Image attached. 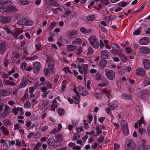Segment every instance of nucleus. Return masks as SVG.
Here are the masks:
<instances>
[{
  "label": "nucleus",
  "mask_w": 150,
  "mask_h": 150,
  "mask_svg": "<svg viewBox=\"0 0 150 150\" xmlns=\"http://www.w3.org/2000/svg\"><path fill=\"white\" fill-rule=\"evenodd\" d=\"M101 93L105 94L106 95L108 96L109 97V96L110 95L109 93L107 91V90L105 89H103L101 91Z\"/></svg>",
  "instance_id": "41"
},
{
  "label": "nucleus",
  "mask_w": 150,
  "mask_h": 150,
  "mask_svg": "<svg viewBox=\"0 0 150 150\" xmlns=\"http://www.w3.org/2000/svg\"><path fill=\"white\" fill-rule=\"evenodd\" d=\"M48 4L50 5H52L56 7L59 6V4L54 0H49Z\"/></svg>",
  "instance_id": "26"
},
{
  "label": "nucleus",
  "mask_w": 150,
  "mask_h": 150,
  "mask_svg": "<svg viewBox=\"0 0 150 150\" xmlns=\"http://www.w3.org/2000/svg\"><path fill=\"white\" fill-rule=\"evenodd\" d=\"M73 90L76 94H79L83 96H85L88 94V91H86L83 87L77 89L74 88Z\"/></svg>",
  "instance_id": "5"
},
{
  "label": "nucleus",
  "mask_w": 150,
  "mask_h": 150,
  "mask_svg": "<svg viewBox=\"0 0 150 150\" xmlns=\"http://www.w3.org/2000/svg\"><path fill=\"white\" fill-rule=\"evenodd\" d=\"M3 82L4 85H13L14 86L16 85V83L14 82L7 80H4L3 81Z\"/></svg>",
  "instance_id": "25"
},
{
  "label": "nucleus",
  "mask_w": 150,
  "mask_h": 150,
  "mask_svg": "<svg viewBox=\"0 0 150 150\" xmlns=\"http://www.w3.org/2000/svg\"><path fill=\"white\" fill-rule=\"evenodd\" d=\"M76 129V131L79 132H80L83 131V127L81 126H79L78 127L77 126Z\"/></svg>",
  "instance_id": "57"
},
{
  "label": "nucleus",
  "mask_w": 150,
  "mask_h": 150,
  "mask_svg": "<svg viewBox=\"0 0 150 150\" xmlns=\"http://www.w3.org/2000/svg\"><path fill=\"white\" fill-rule=\"evenodd\" d=\"M101 56L104 59H107L109 56V53L107 50H103L101 52Z\"/></svg>",
  "instance_id": "18"
},
{
  "label": "nucleus",
  "mask_w": 150,
  "mask_h": 150,
  "mask_svg": "<svg viewBox=\"0 0 150 150\" xmlns=\"http://www.w3.org/2000/svg\"><path fill=\"white\" fill-rule=\"evenodd\" d=\"M145 122L143 117H142L140 120L138 122V123L139 125V127L141 126V125L142 123H144Z\"/></svg>",
  "instance_id": "54"
},
{
  "label": "nucleus",
  "mask_w": 150,
  "mask_h": 150,
  "mask_svg": "<svg viewBox=\"0 0 150 150\" xmlns=\"http://www.w3.org/2000/svg\"><path fill=\"white\" fill-rule=\"evenodd\" d=\"M58 113L60 115H62L64 114V110L63 109L59 108Z\"/></svg>",
  "instance_id": "44"
},
{
  "label": "nucleus",
  "mask_w": 150,
  "mask_h": 150,
  "mask_svg": "<svg viewBox=\"0 0 150 150\" xmlns=\"http://www.w3.org/2000/svg\"><path fill=\"white\" fill-rule=\"evenodd\" d=\"M41 89L42 92L45 93L44 95V96H46L47 94L48 93V92H46L47 90V88L45 86H43L41 88Z\"/></svg>",
  "instance_id": "49"
},
{
  "label": "nucleus",
  "mask_w": 150,
  "mask_h": 150,
  "mask_svg": "<svg viewBox=\"0 0 150 150\" xmlns=\"http://www.w3.org/2000/svg\"><path fill=\"white\" fill-rule=\"evenodd\" d=\"M0 129L2 131L3 133L5 135H8L9 134V132L4 126H1Z\"/></svg>",
  "instance_id": "32"
},
{
  "label": "nucleus",
  "mask_w": 150,
  "mask_h": 150,
  "mask_svg": "<svg viewBox=\"0 0 150 150\" xmlns=\"http://www.w3.org/2000/svg\"><path fill=\"white\" fill-rule=\"evenodd\" d=\"M8 11V6H3L0 8V12L2 13Z\"/></svg>",
  "instance_id": "37"
},
{
  "label": "nucleus",
  "mask_w": 150,
  "mask_h": 150,
  "mask_svg": "<svg viewBox=\"0 0 150 150\" xmlns=\"http://www.w3.org/2000/svg\"><path fill=\"white\" fill-rule=\"evenodd\" d=\"M95 18V16L93 15H88L86 17V19L89 21H92L94 20Z\"/></svg>",
  "instance_id": "30"
},
{
  "label": "nucleus",
  "mask_w": 150,
  "mask_h": 150,
  "mask_svg": "<svg viewBox=\"0 0 150 150\" xmlns=\"http://www.w3.org/2000/svg\"><path fill=\"white\" fill-rule=\"evenodd\" d=\"M19 107H18L17 108H13L12 110V112L14 113L15 115H16L18 113L19 110Z\"/></svg>",
  "instance_id": "43"
},
{
  "label": "nucleus",
  "mask_w": 150,
  "mask_h": 150,
  "mask_svg": "<svg viewBox=\"0 0 150 150\" xmlns=\"http://www.w3.org/2000/svg\"><path fill=\"white\" fill-rule=\"evenodd\" d=\"M41 146L40 144L38 142L34 148V150H38L40 146Z\"/></svg>",
  "instance_id": "60"
},
{
  "label": "nucleus",
  "mask_w": 150,
  "mask_h": 150,
  "mask_svg": "<svg viewBox=\"0 0 150 150\" xmlns=\"http://www.w3.org/2000/svg\"><path fill=\"white\" fill-rule=\"evenodd\" d=\"M136 74L137 75L144 76L145 74V71L144 69L142 68H139L136 70Z\"/></svg>",
  "instance_id": "11"
},
{
  "label": "nucleus",
  "mask_w": 150,
  "mask_h": 150,
  "mask_svg": "<svg viewBox=\"0 0 150 150\" xmlns=\"http://www.w3.org/2000/svg\"><path fill=\"white\" fill-rule=\"evenodd\" d=\"M46 63L47 64V68L50 72L53 74L55 73V69L54 68V62L50 57H48L46 61Z\"/></svg>",
  "instance_id": "3"
},
{
  "label": "nucleus",
  "mask_w": 150,
  "mask_h": 150,
  "mask_svg": "<svg viewBox=\"0 0 150 150\" xmlns=\"http://www.w3.org/2000/svg\"><path fill=\"white\" fill-rule=\"evenodd\" d=\"M81 31L83 33H86L87 32V30L84 28L83 27H82L80 29Z\"/></svg>",
  "instance_id": "63"
},
{
  "label": "nucleus",
  "mask_w": 150,
  "mask_h": 150,
  "mask_svg": "<svg viewBox=\"0 0 150 150\" xmlns=\"http://www.w3.org/2000/svg\"><path fill=\"white\" fill-rule=\"evenodd\" d=\"M80 96L79 94L74 95L72 96V98L74 100V102L76 104H78L79 103V98Z\"/></svg>",
  "instance_id": "23"
},
{
  "label": "nucleus",
  "mask_w": 150,
  "mask_h": 150,
  "mask_svg": "<svg viewBox=\"0 0 150 150\" xmlns=\"http://www.w3.org/2000/svg\"><path fill=\"white\" fill-rule=\"evenodd\" d=\"M9 112V111H6L4 110V112L2 113L1 115V117L3 118L6 117V116L8 115Z\"/></svg>",
  "instance_id": "48"
},
{
  "label": "nucleus",
  "mask_w": 150,
  "mask_h": 150,
  "mask_svg": "<svg viewBox=\"0 0 150 150\" xmlns=\"http://www.w3.org/2000/svg\"><path fill=\"white\" fill-rule=\"evenodd\" d=\"M57 108V104H52L51 106V109L52 110L55 111V109Z\"/></svg>",
  "instance_id": "61"
},
{
  "label": "nucleus",
  "mask_w": 150,
  "mask_h": 150,
  "mask_svg": "<svg viewBox=\"0 0 150 150\" xmlns=\"http://www.w3.org/2000/svg\"><path fill=\"white\" fill-rule=\"evenodd\" d=\"M107 63V61L106 60L104 59L101 60L99 63L100 68L102 70H103L106 66Z\"/></svg>",
  "instance_id": "14"
},
{
  "label": "nucleus",
  "mask_w": 150,
  "mask_h": 150,
  "mask_svg": "<svg viewBox=\"0 0 150 150\" xmlns=\"http://www.w3.org/2000/svg\"><path fill=\"white\" fill-rule=\"evenodd\" d=\"M9 5H9L8 4L6 5V6H8V12H12L14 11H17V9L16 8L15 6H9Z\"/></svg>",
  "instance_id": "19"
},
{
  "label": "nucleus",
  "mask_w": 150,
  "mask_h": 150,
  "mask_svg": "<svg viewBox=\"0 0 150 150\" xmlns=\"http://www.w3.org/2000/svg\"><path fill=\"white\" fill-rule=\"evenodd\" d=\"M68 38L71 39H73L75 37V33L73 32L69 33L67 36Z\"/></svg>",
  "instance_id": "39"
},
{
  "label": "nucleus",
  "mask_w": 150,
  "mask_h": 150,
  "mask_svg": "<svg viewBox=\"0 0 150 150\" xmlns=\"http://www.w3.org/2000/svg\"><path fill=\"white\" fill-rule=\"evenodd\" d=\"M103 83L104 84V85H108V82L107 80L105 78H103L102 79Z\"/></svg>",
  "instance_id": "55"
},
{
  "label": "nucleus",
  "mask_w": 150,
  "mask_h": 150,
  "mask_svg": "<svg viewBox=\"0 0 150 150\" xmlns=\"http://www.w3.org/2000/svg\"><path fill=\"white\" fill-rule=\"evenodd\" d=\"M28 81V79L26 77H23L22 79L20 86L21 88L25 87L27 85Z\"/></svg>",
  "instance_id": "15"
},
{
  "label": "nucleus",
  "mask_w": 150,
  "mask_h": 150,
  "mask_svg": "<svg viewBox=\"0 0 150 150\" xmlns=\"http://www.w3.org/2000/svg\"><path fill=\"white\" fill-rule=\"evenodd\" d=\"M137 96L139 98L143 99L144 98V95L142 91H140L137 94Z\"/></svg>",
  "instance_id": "52"
},
{
  "label": "nucleus",
  "mask_w": 150,
  "mask_h": 150,
  "mask_svg": "<svg viewBox=\"0 0 150 150\" xmlns=\"http://www.w3.org/2000/svg\"><path fill=\"white\" fill-rule=\"evenodd\" d=\"M136 146V144L132 140L128 139L126 141L125 148L126 150H134Z\"/></svg>",
  "instance_id": "1"
},
{
  "label": "nucleus",
  "mask_w": 150,
  "mask_h": 150,
  "mask_svg": "<svg viewBox=\"0 0 150 150\" xmlns=\"http://www.w3.org/2000/svg\"><path fill=\"white\" fill-rule=\"evenodd\" d=\"M18 3L20 5H26L29 4L30 2L26 0H17Z\"/></svg>",
  "instance_id": "21"
},
{
  "label": "nucleus",
  "mask_w": 150,
  "mask_h": 150,
  "mask_svg": "<svg viewBox=\"0 0 150 150\" xmlns=\"http://www.w3.org/2000/svg\"><path fill=\"white\" fill-rule=\"evenodd\" d=\"M48 144L51 146L54 145L55 143L57 142L56 140H54L52 139L49 138L47 141Z\"/></svg>",
  "instance_id": "28"
},
{
  "label": "nucleus",
  "mask_w": 150,
  "mask_h": 150,
  "mask_svg": "<svg viewBox=\"0 0 150 150\" xmlns=\"http://www.w3.org/2000/svg\"><path fill=\"white\" fill-rule=\"evenodd\" d=\"M13 55L16 59H18L20 56L18 52L16 51L13 52Z\"/></svg>",
  "instance_id": "42"
},
{
  "label": "nucleus",
  "mask_w": 150,
  "mask_h": 150,
  "mask_svg": "<svg viewBox=\"0 0 150 150\" xmlns=\"http://www.w3.org/2000/svg\"><path fill=\"white\" fill-rule=\"evenodd\" d=\"M121 96L123 98L126 100H130L132 98L130 95L127 94H123Z\"/></svg>",
  "instance_id": "36"
},
{
  "label": "nucleus",
  "mask_w": 150,
  "mask_h": 150,
  "mask_svg": "<svg viewBox=\"0 0 150 150\" xmlns=\"http://www.w3.org/2000/svg\"><path fill=\"white\" fill-rule=\"evenodd\" d=\"M12 93V91L9 89H4L0 90V96H6Z\"/></svg>",
  "instance_id": "7"
},
{
  "label": "nucleus",
  "mask_w": 150,
  "mask_h": 150,
  "mask_svg": "<svg viewBox=\"0 0 150 150\" xmlns=\"http://www.w3.org/2000/svg\"><path fill=\"white\" fill-rule=\"evenodd\" d=\"M88 40L90 44L95 49L98 48L100 44L98 40L95 36H92L88 38Z\"/></svg>",
  "instance_id": "2"
},
{
  "label": "nucleus",
  "mask_w": 150,
  "mask_h": 150,
  "mask_svg": "<svg viewBox=\"0 0 150 150\" xmlns=\"http://www.w3.org/2000/svg\"><path fill=\"white\" fill-rule=\"evenodd\" d=\"M93 49L91 47H90L88 50V55H91L93 54Z\"/></svg>",
  "instance_id": "46"
},
{
  "label": "nucleus",
  "mask_w": 150,
  "mask_h": 150,
  "mask_svg": "<svg viewBox=\"0 0 150 150\" xmlns=\"http://www.w3.org/2000/svg\"><path fill=\"white\" fill-rule=\"evenodd\" d=\"M102 76L99 72H97L96 74L95 78L97 80L99 81L101 79Z\"/></svg>",
  "instance_id": "40"
},
{
  "label": "nucleus",
  "mask_w": 150,
  "mask_h": 150,
  "mask_svg": "<svg viewBox=\"0 0 150 150\" xmlns=\"http://www.w3.org/2000/svg\"><path fill=\"white\" fill-rule=\"evenodd\" d=\"M113 53L118 55L120 57L123 55L122 50L120 48V49H118V50H116Z\"/></svg>",
  "instance_id": "31"
},
{
  "label": "nucleus",
  "mask_w": 150,
  "mask_h": 150,
  "mask_svg": "<svg viewBox=\"0 0 150 150\" xmlns=\"http://www.w3.org/2000/svg\"><path fill=\"white\" fill-rule=\"evenodd\" d=\"M67 81L66 80H64L62 82V90H64V89L65 88L66 86Z\"/></svg>",
  "instance_id": "53"
},
{
  "label": "nucleus",
  "mask_w": 150,
  "mask_h": 150,
  "mask_svg": "<svg viewBox=\"0 0 150 150\" xmlns=\"http://www.w3.org/2000/svg\"><path fill=\"white\" fill-rule=\"evenodd\" d=\"M147 146L144 144L143 143L141 148L142 150H147Z\"/></svg>",
  "instance_id": "62"
},
{
  "label": "nucleus",
  "mask_w": 150,
  "mask_h": 150,
  "mask_svg": "<svg viewBox=\"0 0 150 150\" xmlns=\"http://www.w3.org/2000/svg\"><path fill=\"white\" fill-rule=\"evenodd\" d=\"M139 50L141 53L145 54H148L150 53V49L146 47H142Z\"/></svg>",
  "instance_id": "13"
},
{
  "label": "nucleus",
  "mask_w": 150,
  "mask_h": 150,
  "mask_svg": "<svg viewBox=\"0 0 150 150\" xmlns=\"http://www.w3.org/2000/svg\"><path fill=\"white\" fill-rule=\"evenodd\" d=\"M82 43L81 40L79 38H77L72 41V43L73 44H76L79 45L81 44Z\"/></svg>",
  "instance_id": "34"
},
{
  "label": "nucleus",
  "mask_w": 150,
  "mask_h": 150,
  "mask_svg": "<svg viewBox=\"0 0 150 150\" xmlns=\"http://www.w3.org/2000/svg\"><path fill=\"white\" fill-rule=\"evenodd\" d=\"M149 38L146 37H144L139 40V43L143 45H147L149 43Z\"/></svg>",
  "instance_id": "9"
},
{
  "label": "nucleus",
  "mask_w": 150,
  "mask_h": 150,
  "mask_svg": "<svg viewBox=\"0 0 150 150\" xmlns=\"http://www.w3.org/2000/svg\"><path fill=\"white\" fill-rule=\"evenodd\" d=\"M41 67L40 63L36 62L33 64V69L34 72L37 73L40 70Z\"/></svg>",
  "instance_id": "10"
},
{
  "label": "nucleus",
  "mask_w": 150,
  "mask_h": 150,
  "mask_svg": "<svg viewBox=\"0 0 150 150\" xmlns=\"http://www.w3.org/2000/svg\"><path fill=\"white\" fill-rule=\"evenodd\" d=\"M142 93H143L144 96L145 95H148L149 93V91L148 90L144 89L142 91Z\"/></svg>",
  "instance_id": "59"
},
{
  "label": "nucleus",
  "mask_w": 150,
  "mask_h": 150,
  "mask_svg": "<svg viewBox=\"0 0 150 150\" xmlns=\"http://www.w3.org/2000/svg\"><path fill=\"white\" fill-rule=\"evenodd\" d=\"M5 43L4 41L0 42V53L3 54L6 50Z\"/></svg>",
  "instance_id": "12"
},
{
  "label": "nucleus",
  "mask_w": 150,
  "mask_h": 150,
  "mask_svg": "<svg viewBox=\"0 0 150 150\" xmlns=\"http://www.w3.org/2000/svg\"><path fill=\"white\" fill-rule=\"evenodd\" d=\"M63 70L64 71L65 73H68L70 74H71V72L69 69V67H64L63 69Z\"/></svg>",
  "instance_id": "56"
},
{
  "label": "nucleus",
  "mask_w": 150,
  "mask_h": 150,
  "mask_svg": "<svg viewBox=\"0 0 150 150\" xmlns=\"http://www.w3.org/2000/svg\"><path fill=\"white\" fill-rule=\"evenodd\" d=\"M121 128L128 127V124L127 122L125 120H122L120 122Z\"/></svg>",
  "instance_id": "33"
},
{
  "label": "nucleus",
  "mask_w": 150,
  "mask_h": 150,
  "mask_svg": "<svg viewBox=\"0 0 150 150\" xmlns=\"http://www.w3.org/2000/svg\"><path fill=\"white\" fill-rule=\"evenodd\" d=\"M77 67L79 69L78 71L80 74H83V75L84 76L87 74L88 68L87 64H82L81 66L80 65H78Z\"/></svg>",
  "instance_id": "4"
},
{
  "label": "nucleus",
  "mask_w": 150,
  "mask_h": 150,
  "mask_svg": "<svg viewBox=\"0 0 150 150\" xmlns=\"http://www.w3.org/2000/svg\"><path fill=\"white\" fill-rule=\"evenodd\" d=\"M67 48L68 51H73L76 49L77 46L73 45H67Z\"/></svg>",
  "instance_id": "22"
},
{
  "label": "nucleus",
  "mask_w": 150,
  "mask_h": 150,
  "mask_svg": "<svg viewBox=\"0 0 150 150\" xmlns=\"http://www.w3.org/2000/svg\"><path fill=\"white\" fill-rule=\"evenodd\" d=\"M11 18L8 16H2L0 17V22L3 24L8 23L11 22Z\"/></svg>",
  "instance_id": "8"
},
{
  "label": "nucleus",
  "mask_w": 150,
  "mask_h": 150,
  "mask_svg": "<svg viewBox=\"0 0 150 150\" xmlns=\"http://www.w3.org/2000/svg\"><path fill=\"white\" fill-rule=\"evenodd\" d=\"M79 134L77 133H75L73 136V139L76 140L79 139L80 137Z\"/></svg>",
  "instance_id": "51"
},
{
  "label": "nucleus",
  "mask_w": 150,
  "mask_h": 150,
  "mask_svg": "<svg viewBox=\"0 0 150 150\" xmlns=\"http://www.w3.org/2000/svg\"><path fill=\"white\" fill-rule=\"evenodd\" d=\"M120 58L123 62H127V58L124 55H123Z\"/></svg>",
  "instance_id": "45"
},
{
  "label": "nucleus",
  "mask_w": 150,
  "mask_h": 150,
  "mask_svg": "<svg viewBox=\"0 0 150 150\" xmlns=\"http://www.w3.org/2000/svg\"><path fill=\"white\" fill-rule=\"evenodd\" d=\"M143 83L144 85V86H146L150 84V79L148 78H146L144 79V81Z\"/></svg>",
  "instance_id": "38"
},
{
  "label": "nucleus",
  "mask_w": 150,
  "mask_h": 150,
  "mask_svg": "<svg viewBox=\"0 0 150 150\" xmlns=\"http://www.w3.org/2000/svg\"><path fill=\"white\" fill-rule=\"evenodd\" d=\"M112 48L113 49L112 50V52H115L116 50L120 49V47L117 44L115 43H112L110 45Z\"/></svg>",
  "instance_id": "20"
},
{
  "label": "nucleus",
  "mask_w": 150,
  "mask_h": 150,
  "mask_svg": "<svg viewBox=\"0 0 150 150\" xmlns=\"http://www.w3.org/2000/svg\"><path fill=\"white\" fill-rule=\"evenodd\" d=\"M24 106L26 108H29L31 107V104L28 102H25L24 103Z\"/></svg>",
  "instance_id": "64"
},
{
  "label": "nucleus",
  "mask_w": 150,
  "mask_h": 150,
  "mask_svg": "<svg viewBox=\"0 0 150 150\" xmlns=\"http://www.w3.org/2000/svg\"><path fill=\"white\" fill-rule=\"evenodd\" d=\"M124 135L127 136L129 134V130L128 127L122 128Z\"/></svg>",
  "instance_id": "29"
},
{
  "label": "nucleus",
  "mask_w": 150,
  "mask_h": 150,
  "mask_svg": "<svg viewBox=\"0 0 150 150\" xmlns=\"http://www.w3.org/2000/svg\"><path fill=\"white\" fill-rule=\"evenodd\" d=\"M44 84L48 88H52V85L48 82L45 81L44 83Z\"/></svg>",
  "instance_id": "58"
},
{
  "label": "nucleus",
  "mask_w": 150,
  "mask_h": 150,
  "mask_svg": "<svg viewBox=\"0 0 150 150\" xmlns=\"http://www.w3.org/2000/svg\"><path fill=\"white\" fill-rule=\"evenodd\" d=\"M12 4V2L10 1H0V6H4L6 4H8L9 5H11Z\"/></svg>",
  "instance_id": "35"
},
{
  "label": "nucleus",
  "mask_w": 150,
  "mask_h": 150,
  "mask_svg": "<svg viewBox=\"0 0 150 150\" xmlns=\"http://www.w3.org/2000/svg\"><path fill=\"white\" fill-rule=\"evenodd\" d=\"M62 136L61 134H57L55 136V138L57 139L56 141L57 142L60 143L62 141L63 139Z\"/></svg>",
  "instance_id": "24"
},
{
  "label": "nucleus",
  "mask_w": 150,
  "mask_h": 150,
  "mask_svg": "<svg viewBox=\"0 0 150 150\" xmlns=\"http://www.w3.org/2000/svg\"><path fill=\"white\" fill-rule=\"evenodd\" d=\"M117 107V103L116 101H112L110 103V108L111 110H114Z\"/></svg>",
  "instance_id": "17"
},
{
  "label": "nucleus",
  "mask_w": 150,
  "mask_h": 150,
  "mask_svg": "<svg viewBox=\"0 0 150 150\" xmlns=\"http://www.w3.org/2000/svg\"><path fill=\"white\" fill-rule=\"evenodd\" d=\"M4 29L8 34H13V33L12 30H11L8 27H6Z\"/></svg>",
  "instance_id": "50"
},
{
  "label": "nucleus",
  "mask_w": 150,
  "mask_h": 150,
  "mask_svg": "<svg viewBox=\"0 0 150 150\" xmlns=\"http://www.w3.org/2000/svg\"><path fill=\"white\" fill-rule=\"evenodd\" d=\"M105 73L107 77L110 80H113L115 78V73L113 70L106 69L105 71Z\"/></svg>",
  "instance_id": "6"
},
{
  "label": "nucleus",
  "mask_w": 150,
  "mask_h": 150,
  "mask_svg": "<svg viewBox=\"0 0 150 150\" xmlns=\"http://www.w3.org/2000/svg\"><path fill=\"white\" fill-rule=\"evenodd\" d=\"M27 22V19L26 18H23L20 20L17 21L18 23L20 25H26V23Z\"/></svg>",
  "instance_id": "27"
},
{
  "label": "nucleus",
  "mask_w": 150,
  "mask_h": 150,
  "mask_svg": "<svg viewBox=\"0 0 150 150\" xmlns=\"http://www.w3.org/2000/svg\"><path fill=\"white\" fill-rule=\"evenodd\" d=\"M143 65L145 69H150V60L145 59L143 61Z\"/></svg>",
  "instance_id": "16"
},
{
  "label": "nucleus",
  "mask_w": 150,
  "mask_h": 150,
  "mask_svg": "<svg viewBox=\"0 0 150 150\" xmlns=\"http://www.w3.org/2000/svg\"><path fill=\"white\" fill-rule=\"evenodd\" d=\"M112 16H108L105 17L104 19V20L107 23H109L111 21Z\"/></svg>",
  "instance_id": "47"
}]
</instances>
